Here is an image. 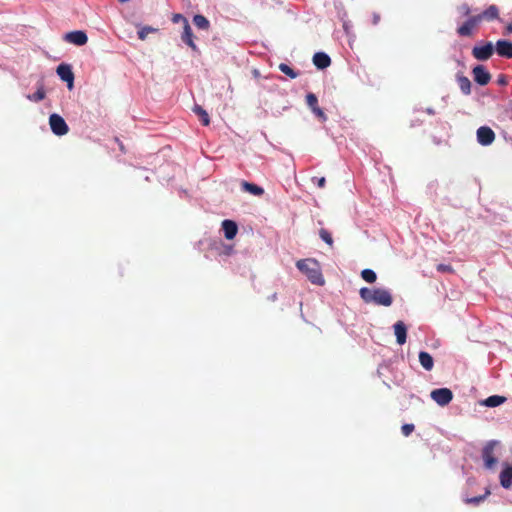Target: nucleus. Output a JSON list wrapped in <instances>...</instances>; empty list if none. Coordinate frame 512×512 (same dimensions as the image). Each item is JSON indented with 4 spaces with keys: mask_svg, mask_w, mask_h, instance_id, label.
I'll return each mask as SVG.
<instances>
[{
    "mask_svg": "<svg viewBox=\"0 0 512 512\" xmlns=\"http://www.w3.org/2000/svg\"><path fill=\"white\" fill-rule=\"evenodd\" d=\"M361 299L365 303H374L381 306H390L393 298L389 290L383 288L370 289L363 287L359 291Z\"/></svg>",
    "mask_w": 512,
    "mask_h": 512,
    "instance_id": "nucleus-1",
    "label": "nucleus"
},
{
    "mask_svg": "<svg viewBox=\"0 0 512 512\" xmlns=\"http://www.w3.org/2000/svg\"><path fill=\"white\" fill-rule=\"evenodd\" d=\"M297 268L307 276V278L316 285H323L324 278L320 271L317 261L312 259H302L296 263Z\"/></svg>",
    "mask_w": 512,
    "mask_h": 512,
    "instance_id": "nucleus-2",
    "label": "nucleus"
},
{
    "mask_svg": "<svg viewBox=\"0 0 512 512\" xmlns=\"http://www.w3.org/2000/svg\"><path fill=\"white\" fill-rule=\"evenodd\" d=\"M499 445L498 441H489L482 450V458L484 465L487 469H492L497 463V457L495 456V448Z\"/></svg>",
    "mask_w": 512,
    "mask_h": 512,
    "instance_id": "nucleus-3",
    "label": "nucleus"
},
{
    "mask_svg": "<svg viewBox=\"0 0 512 512\" xmlns=\"http://www.w3.org/2000/svg\"><path fill=\"white\" fill-rule=\"evenodd\" d=\"M49 124L52 132L57 136H63L68 133L69 128L63 117L58 114H51Z\"/></svg>",
    "mask_w": 512,
    "mask_h": 512,
    "instance_id": "nucleus-4",
    "label": "nucleus"
},
{
    "mask_svg": "<svg viewBox=\"0 0 512 512\" xmlns=\"http://www.w3.org/2000/svg\"><path fill=\"white\" fill-rule=\"evenodd\" d=\"M481 22L479 21V17L476 15H472L467 20L457 28V33L461 37H471L473 35L474 30L478 27Z\"/></svg>",
    "mask_w": 512,
    "mask_h": 512,
    "instance_id": "nucleus-5",
    "label": "nucleus"
},
{
    "mask_svg": "<svg viewBox=\"0 0 512 512\" xmlns=\"http://www.w3.org/2000/svg\"><path fill=\"white\" fill-rule=\"evenodd\" d=\"M430 396L440 406L448 405L453 399V393L448 388L434 389Z\"/></svg>",
    "mask_w": 512,
    "mask_h": 512,
    "instance_id": "nucleus-6",
    "label": "nucleus"
},
{
    "mask_svg": "<svg viewBox=\"0 0 512 512\" xmlns=\"http://www.w3.org/2000/svg\"><path fill=\"white\" fill-rule=\"evenodd\" d=\"M477 141L482 146L491 145L496 138L495 132L488 126H481L476 132Z\"/></svg>",
    "mask_w": 512,
    "mask_h": 512,
    "instance_id": "nucleus-7",
    "label": "nucleus"
},
{
    "mask_svg": "<svg viewBox=\"0 0 512 512\" xmlns=\"http://www.w3.org/2000/svg\"><path fill=\"white\" fill-rule=\"evenodd\" d=\"M494 51V47L491 42H487L482 46H475L472 49V55L475 59L480 61L488 60Z\"/></svg>",
    "mask_w": 512,
    "mask_h": 512,
    "instance_id": "nucleus-8",
    "label": "nucleus"
},
{
    "mask_svg": "<svg viewBox=\"0 0 512 512\" xmlns=\"http://www.w3.org/2000/svg\"><path fill=\"white\" fill-rule=\"evenodd\" d=\"M64 40L76 46H83L87 43L88 37L84 31L75 30L64 35Z\"/></svg>",
    "mask_w": 512,
    "mask_h": 512,
    "instance_id": "nucleus-9",
    "label": "nucleus"
},
{
    "mask_svg": "<svg viewBox=\"0 0 512 512\" xmlns=\"http://www.w3.org/2000/svg\"><path fill=\"white\" fill-rule=\"evenodd\" d=\"M474 80L481 86L487 85L491 80V74L483 65H477L472 70Z\"/></svg>",
    "mask_w": 512,
    "mask_h": 512,
    "instance_id": "nucleus-10",
    "label": "nucleus"
},
{
    "mask_svg": "<svg viewBox=\"0 0 512 512\" xmlns=\"http://www.w3.org/2000/svg\"><path fill=\"white\" fill-rule=\"evenodd\" d=\"M57 74L60 77L61 80L67 82L68 87L72 88L73 81H74V74L71 69V66L68 64H60L57 67Z\"/></svg>",
    "mask_w": 512,
    "mask_h": 512,
    "instance_id": "nucleus-11",
    "label": "nucleus"
},
{
    "mask_svg": "<svg viewBox=\"0 0 512 512\" xmlns=\"http://www.w3.org/2000/svg\"><path fill=\"white\" fill-rule=\"evenodd\" d=\"M496 53L504 58H512V42L508 40H498L495 45Z\"/></svg>",
    "mask_w": 512,
    "mask_h": 512,
    "instance_id": "nucleus-12",
    "label": "nucleus"
},
{
    "mask_svg": "<svg viewBox=\"0 0 512 512\" xmlns=\"http://www.w3.org/2000/svg\"><path fill=\"white\" fill-rule=\"evenodd\" d=\"M306 103L317 117L326 120V115L323 112V110L319 107L318 99L315 94L308 93L306 95Z\"/></svg>",
    "mask_w": 512,
    "mask_h": 512,
    "instance_id": "nucleus-13",
    "label": "nucleus"
},
{
    "mask_svg": "<svg viewBox=\"0 0 512 512\" xmlns=\"http://www.w3.org/2000/svg\"><path fill=\"white\" fill-rule=\"evenodd\" d=\"M476 16L479 17V21L480 22H482L484 20L492 21V20L498 18V16H499V9H498V7L496 5H490L483 12L476 14Z\"/></svg>",
    "mask_w": 512,
    "mask_h": 512,
    "instance_id": "nucleus-14",
    "label": "nucleus"
},
{
    "mask_svg": "<svg viewBox=\"0 0 512 512\" xmlns=\"http://www.w3.org/2000/svg\"><path fill=\"white\" fill-rule=\"evenodd\" d=\"M312 61L318 69H326L331 65L330 57L324 52L315 53Z\"/></svg>",
    "mask_w": 512,
    "mask_h": 512,
    "instance_id": "nucleus-15",
    "label": "nucleus"
},
{
    "mask_svg": "<svg viewBox=\"0 0 512 512\" xmlns=\"http://www.w3.org/2000/svg\"><path fill=\"white\" fill-rule=\"evenodd\" d=\"M222 229L224 231L225 238L228 240L234 239L238 232L237 224L232 220H224L222 222Z\"/></svg>",
    "mask_w": 512,
    "mask_h": 512,
    "instance_id": "nucleus-16",
    "label": "nucleus"
},
{
    "mask_svg": "<svg viewBox=\"0 0 512 512\" xmlns=\"http://www.w3.org/2000/svg\"><path fill=\"white\" fill-rule=\"evenodd\" d=\"M394 333L396 336L397 343L399 345H403L406 342L407 338V328L402 321H397L394 324Z\"/></svg>",
    "mask_w": 512,
    "mask_h": 512,
    "instance_id": "nucleus-17",
    "label": "nucleus"
},
{
    "mask_svg": "<svg viewBox=\"0 0 512 512\" xmlns=\"http://www.w3.org/2000/svg\"><path fill=\"white\" fill-rule=\"evenodd\" d=\"M181 38L182 41L185 42L190 48H192L194 51L197 50V46L193 41V32L188 21H185Z\"/></svg>",
    "mask_w": 512,
    "mask_h": 512,
    "instance_id": "nucleus-18",
    "label": "nucleus"
},
{
    "mask_svg": "<svg viewBox=\"0 0 512 512\" xmlns=\"http://www.w3.org/2000/svg\"><path fill=\"white\" fill-rule=\"evenodd\" d=\"M499 479L503 488L509 489L512 486V465L501 471Z\"/></svg>",
    "mask_w": 512,
    "mask_h": 512,
    "instance_id": "nucleus-19",
    "label": "nucleus"
},
{
    "mask_svg": "<svg viewBox=\"0 0 512 512\" xmlns=\"http://www.w3.org/2000/svg\"><path fill=\"white\" fill-rule=\"evenodd\" d=\"M419 362L426 371H431L434 367L433 357L426 351L419 353Z\"/></svg>",
    "mask_w": 512,
    "mask_h": 512,
    "instance_id": "nucleus-20",
    "label": "nucleus"
},
{
    "mask_svg": "<svg viewBox=\"0 0 512 512\" xmlns=\"http://www.w3.org/2000/svg\"><path fill=\"white\" fill-rule=\"evenodd\" d=\"M242 189L252 195L262 196L264 194V189L254 183H250L247 181H243L241 183Z\"/></svg>",
    "mask_w": 512,
    "mask_h": 512,
    "instance_id": "nucleus-21",
    "label": "nucleus"
},
{
    "mask_svg": "<svg viewBox=\"0 0 512 512\" xmlns=\"http://www.w3.org/2000/svg\"><path fill=\"white\" fill-rule=\"evenodd\" d=\"M457 83L463 94L469 95L471 93V81L469 80L468 77L464 75H459L457 77Z\"/></svg>",
    "mask_w": 512,
    "mask_h": 512,
    "instance_id": "nucleus-22",
    "label": "nucleus"
},
{
    "mask_svg": "<svg viewBox=\"0 0 512 512\" xmlns=\"http://www.w3.org/2000/svg\"><path fill=\"white\" fill-rule=\"evenodd\" d=\"M193 23L197 28L202 30H208L210 27L208 19L201 14H197L193 17Z\"/></svg>",
    "mask_w": 512,
    "mask_h": 512,
    "instance_id": "nucleus-23",
    "label": "nucleus"
},
{
    "mask_svg": "<svg viewBox=\"0 0 512 512\" xmlns=\"http://www.w3.org/2000/svg\"><path fill=\"white\" fill-rule=\"evenodd\" d=\"M506 401L504 396L493 395L485 399L484 404L488 407H497Z\"/></svg>",
    "mask_w": 512,
    "mask_h": 512,
    "instance_id": "nucleus-24",
    "label": "nucleus"
},
{
    "mask_svg": "<svg viewBox=\"0 0 512 512\" xmlns=\"http://www.w3.org/2000/svg\"><path fill=\"white\" fill-rule=\"evenodd\" d=\"M45 96H46V93H45L44 87H43V85H40L38 87L37 91L33 94L27 95V98L33 102H40L45 98Z\"/></svg>",
    "mask_w": 512,
    "mask_h": 512,
    "instance_id": "nucleus-25",
    "label": "nucleus"
},
{
    "mask_svg": "<svg viewBox=\"0 0 512 512\" xmlns=\"http://www.w3.org/2000/svg\"><path fill=\"white\" fill-rule=\"evenodd\" d=\"M194 112L200 117V120L204 126L209 125V115L201 106L196 105L194 108Z\"/></svg>",
    "mask_w": 512,
    "mask_h": 512,
    "instance_id": "nucleus-26",
    "label": "nucleus"
},
{
    "mask_svg": "<svg viewBox=\"0 0 512 512\" xmlns=\"http://www.w3.org/2000/svg\"><path fill=\"white\" fill-rule=\"evenodd\" d=\"M279 70L288 77H290L291 79H295L298 77V73L295 72L289 65L285 63L279 64Z\"/></svg>",
    "mask_w": 512,
    "mask_h": 512,
    "instance_id": "nucleus-27",
    "label": "nucleus"
},
{
    "mask_svg": "<svg viewBox=\"0 0 512 512\" xmlns=\"http://www.w3.org/2000/svg\"><path fill=\"white\" fill-rule=\"evenodd\" d=\"M158 31L157 28L151 27V26H143L139 29L137 32L139 39L145 40L148 34L150 33H156Z\"/></svg>",
    "mask_w": 512,
    "mask_h": 512,
    "instance_id": "nucleus-28",
    "label": "nucleus"
},
{
    "mask_svg": "<svg viewBox=\"0 0 512 512\" xmlns=\"http://www.w3.org/2000/svg\"><path fill=\"white\" fill-rule=\"evenodd\" d=\"M361 277L368 283H374L377 279L376 273L371 269L362 270Z\"/></svg>",
    "mask_w": 512,
    "mask_h": 512,
    "instance_id": "nucleus-29",
    "label": "nucleus"
},
{
    "mask_svg": "<svg viewBox=\"0 0 512 512\" xmlns=\"http://www.w3.org/2000/svg\"><path fill=\"white\" fill-rule=\"evenodd\" d=\"M319 236L320 238L326 243L328 244L330 247L333 246V238H332V235L331 233L326 230V229H320L319 231Z\"/></svg>",
    "mask_w": 512,
    "mask_h": 512,
    "instance_id": "nucleus-30",
    "label": "nucleus"
},
{
    "mask_svg": "<svg viewBox=\"0 0 512 512\" xmlns=\"http://www.w3.org/2000/svg\"><path fill=\"white\" fill-rule=\"evenodd\" d=\"M457 10H458V12L460 13V15L462 17H468L469 18L470 16H472L471 15L472 9L470 8V6L467 3H463L460 6H458Z\"/></svg>",
    "mask_w": 512,
    "mask_h": 512,
    "instance_id": "nucleus-31",
    "label": "nucleus"
},
{
    "mask_svg": "<svg viewBox=\"0 0 512 512\" xmlns=\"http://www.w3.org/2000/svg\"><path fill=\"white\" fill-rule=\"evenodd\" d=\"M490 494V491L487 490L484 495H480L477 497H471L466 499V503L468 504H474L478 505L480 502H482L488 495Z\"/></svg>",
    "mask_w": 512,
    "mask_h": 512,
    "instance_id": "nucleus-32",
    "label": "nucleus"
},
{
    "mask_svg": "<svg viewBox=\"0 0 512 512\" xmlns=\"http://www.w3.org/2000/svg\"><path fill=\"white\" fill-rule=\"evenodd\" d=\"M414 425L413 424H404L401 427V431L404 436H409L414 431Z\"/></svg>",
    "mask_w": 512,
    "mask_h": 512,
    "instance_id": "nucleus-33",
    "label": "nucleus"
},
{
    "mask_svg": "<svg viewBox=\"0 0 512 512\" xmlns=\"http://www.w3.org/2000/svg\"><path fill=\"white\" fill-rule=\"evenodd\" d=\"M437 271H439V272H443V273H445V272L451 273V272H453V268H452V266H450V265H446V264H439V265L437 266Z\"/></svg>",
    "mask_w": 512,
    "mask_h": 512,
    "instance_id": "nucleus-34",
    "label": "nucleus"
},
{
    "mask_svg": "<svg viewBox=\"0 0 512 512\" xmlns=\"http://www.w3.org/2000/svg\"><path fill=\"white\" fill-rule=\"evenodd\" d=\"M312 181L314 183H316L319 188H324L325 187L326 179L324 177H320V178L313 177Z\"/></svg>",
    "mask_w": 512,
    "mask_h": 512,
    "instance_id": "nucleus-35",
    "label": "nucleus"
},
{
    "mask_svg": "<svg viewBox=\"0 0 512 512\" xmlns=\"http://www.w3.org/2000/svg\"><path fill=\"white\" fill-rule=\"evenodd\" d=\"M180 21L183 22V24L185 25V21H188L183 15L181 14H174L172 16V22L173 23H179Z\"/></svg>",
    "mask_w": 512,
    "mask_h": 512,
    "instance_id": "nucleus-36",
    "label": "nucleus"
},
{
    "mask_svg": "<svg viewBox=\"0 0 512 512\" xmlns=\"http://www.w3.org/2000/svg\"><path fill=\"white\" fill-rule=\"evenodd\" d=\"M497 84L501 85V86L507 85L508 84V80H507L506 75H504V74L498 75V77H497Z\"/></svg>",
    "mask_w": 512,
    "mask_h": 512,
    "instance_id": "nucleus-37",
    "label": "nucleus"
},
{
    "mask_svg": "<svg viewBox=\"0 0 512 512\" xmlns=\"http://www.w3.org/2000/svg\"><path fill=\"white\" fill-rule=\"evenodd\" d=\"M380 20H381L380 14L377 12H374L372 15V24L377 25V24H379Z\"/></svg>",
    "mask_w": 512,
    "mask_h": 512,
    "instance_id": "nucleus-38",
    "label": "nucleus"
},
{
    "mask_svg": "<svg viewBox=\"0 0 512 512\" xmlns=\"http://www.w3.org/2000/svg\"><path fill=\"white\" fill-rule=\"evenodd\" d=\"M506 33H507V34L512 33V24H509V25L506 27Z\"/></svg>",
    "mask_w": 512,
    "mask_h": 512,
    "instance_id": "nucleus-39",
    "label": "nucleus"
},
{
    "mask_svg": "<svg viewBox=\"0 0 512 512\" xmlns=\"http://www.w3.org/2000/svg\"><path fill=\"white\" fill-rule=\"evenodd\" d=\"M120 3L128 2L129 0H118Z\"/></svg>",
    "mask_w": 512,
    "mask_h": 512,
    "instance_id": "nucleus-40",
    "label": "nucleus"
}]
</instances>
